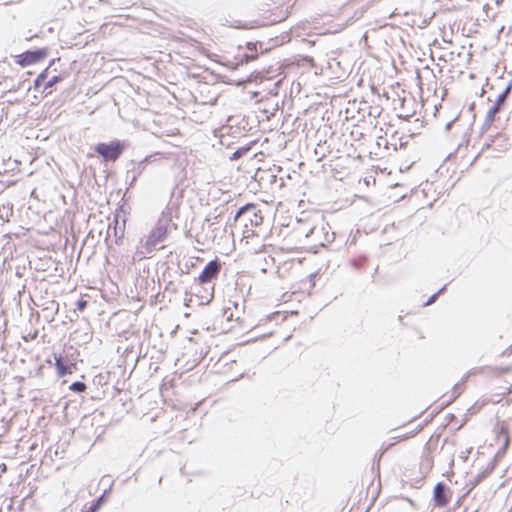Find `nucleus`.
<instances>
[{"mask_svg":"<svg viewBox=\"0 0 512 512\" xmlns=\"http://www.w3.org/2000/svg\"><path fill=\"white\" fill-rule=\"evenodd\" d=\"M446 285H444L441 289H439L436 293L432 294L428 300L425 302L424 306H428L433 304L437 298L445 291Z\"/></svg>","mask_w":512,"mask_h":512,"instance_id":"nucleus-20","label":"nucleus"},{"mask_svg":"<svg viewBox=\"0 0 512 512\" xmlns=\"http://www.w3.org/2000/svg\"><path fill=\"white\" fill-rule=\"evenodd\" d=\"M171 215L170 212H162L161 216L159 217L156 226L159 228L166 230L168 232V227L171 223Z\"/></svg>","mask_w":512,"mask_h":512,"instance_id":"nucleus-13","label":"nucleus"},{"mask_svg":"<svg viewBox=\"0 0 512 512\" xmlns=\"http://www.w3.org/2000/svg\"><path fill=\"white\" fill-rule=\"evenodd\" d=\"M55 368L59 377L71 374L76 369V364L71 362L68 357L54 354Z\"/></svg>","mask_w":512,"mask_h":512,"instance_id":"nucleus-8","label":"nucleus"},{"mask_svg":"<svg viewBox=\"0 0 512 512\" xmlns=\"http://www.w3.org/2000/svg\"><path fill=\"white\" fill-rule=\"evenodd\" d=\"M220 270V261L218 259L211 260L205 265L197 280L200 284L209 283L218 276Z\"/></svg>","mask_w":512,"mask_h":512,"instance_id":"nucleus-6","label":"nucleus"},{"mask_svg":"<svg viewBox=\"0 0 512 512\" xmlns=\"http://www.w3.org/2000/svg\"><path fill=\"white\" fill-rule=\"evenodd\" d=\"M236 27H237V28H243V29H251V28H253L254 26H252V25H248V24H243V25H237Z\"/></svg>","mask_w":512,"mask_h":512,"instance_id":"nucleus-27","label":"nucleus"},{"mask_svg":"<svg viewBox=\"0 0 512 512\" xmlns=\"http://www.w3.org/2000/svg\"><path fill=\"white\" fill-rule=\"evenodd\" d=\"M249 150H250V147H249V146H244V147H240V148H238L236 151H234V152L232 153V155L230 156V160H231V161L238 160V159H239V158H241L243 155H245Z\"/></svg>","mask_w":512,"mask_h":512,"instance_id":"nucleus-17","label":"nucleus"},{"mask_svg":"<svg viewBox=\"0 0 512 512\" xmlns=\"http://www.w3.org/2000/svg\"><path fill=\"white\" fill-rule=\"evenodd\" d=\"M58 309H59V305L58 303H56L55 301H52L51 302V305L50 306H47V315H46V318H47V321L48 322H51L54 320V317L55 315L58 313Z\"/></svg>","mask_w":512,"mask_h":512,"instance_id":"nucleus-15","label":"nucleus"},{"mask_svg":"<svg viewBox=\"0 0 512 512\" xmlns=\"http://www.w3.org/2000/svg\"><path fill=\"white\" fill-rule=\"evenodd\" d=\"M485 477H486V472L477 474L472 482L473 487L478 485Z\"/></svg>","mask_w":512,"mask_h":512,"instance_id":"nucleus-25","label":"nucleus"},{"mask_svg":"<svg viewBox=\"0 0 512 512\" xmlns=\"http://www.w3.org/2000/svg\"><path fill=\"white\" fill-rule=\"evenodd\" d=\"M233 220L234 222L242 220L246 228L249 225L252 227H258L262 224L263 217L255 204L247 203L237 210Z\"/></svg>","mask_w":512,"mask_h":512,"instance_id":"nucleus-2","label":"nucleus"},{"mask_svg":"<svg viewBox=\"0 0 512 512\" xmlns=\"http://www.w3.org/2000/svg\"><path fill=\"white\" fill-rule=\"evenodd\" d=\"M148 161V158H145L144 160L140 161L137 166L133 169V172H135L137 175H141V173L146 168V163Z\"/></svg>","mask_w":512,"mask_h":512,"instance_id":"nucleus-21","label":"nucleus"},{"mask_svg":"<svg viewBox=\"0 0 512 512\" xmlns=\"http://www.w3.org/2000/svg\"><path fill=\"white\" fill-rule=\"evenodd\" d=\"M447 490L448 488L443 482H439L435 485L433 491V500L436 506L444 507L449 503Z\"/></svg>","mask_w":512,"mask_h":512,"instance_id":"nucleus-9","label":"nucleus"},{"mask_svg":"<svg viewBox=\"0 0 512 512\" xmlns=\"http://www.w3.org/2000/svg\"><path fill=\"white\" fill-rule=\"evenodd\" d=\"M500 137H501V136H500L499 134H497V135L494 137V139L492 140V143H495L498 139H500Z\"/></svg>","mask_w":512,"mask_h":512,"instance_id":"nucleus-31","label":"nucleus"},{"mask_svg":"<svg viewBox=\"0 0 512 512\" xmlns=\"http://www.w3.org/2000/svg\"><path fill=\"white\" fill-rule=\"evenodd\" d=\"M510 370H511L510 367H505V368L501 369L502 373H508Z\"/></svg>","mask_w":512,"mask_h":512,"instance_id":"nucleus-30","label":"nucleus"},{"mask_svg":"<svg viewBox=\"0 0 512 512\" xmlns=\"http://www.w3.org/2000/svg\"><path fill=\"white\" fill-rule=\"evenodd\" d=\"M167 236L166 230H163L159 228L158 226H155L154 229L151 230L149 236L146 239V242L144 244L145 252L143 254H150L153 251L156 250V246L165 240Z\"/></svg>","mask_w":512,"mask_h":512,"instance_id":"nucleus-7","label":"nucleus"},{"mask_svg":"<svg viewBox=\"0 0 512 512\" xmlns=\"http://www.w3.org/2000/svg\"><path fill=\"white\" fill-rule=\"evenodd\" d=\"M86 388V384L82 381H75L69 387V389L75 393H82L86 390Z\"/></svg>","mask_w":512,"mask_h":512,"instance_id":"nucleus-18","label":"nucleus"},{"mask_svg":"<svg viewBox=\"0 0 512 512\" xmlns=\"http://www.w3.org/2000/svg\"><path fill=\"white\" fill-rule=\"evenodd\" d=\"M510 90H511V85H508L497 97L496 101L494 102V104L489 108V110L487 111V114H486V117H485V121L482 125V128H481V133H485L486 131H488L492 125V123L495 121L496 119V115L502 110L506 100H507V97L510 93Z\"/></svg>","mask_w":512,"mask_h":512,"instance_id":"nucleus-4","label":"nucleus"},{"mask_svg":"<svg viewBox=\"0 0 512 512\" xmlns=\"http://www.w3.org/2000/svg\"><path fill=\"white\" fill-rule=\"evenodd\" d=\"M367 258L365 256H362V257H359L358 259H354L352 261V265L357 268V269H360L366 262Z\"/></svg>","mask_w":512,"mask_h":512,"instance_id":"nucleus-24","label":"nucleus"},{"mask_svg":"<svg viewBox=\"0 0 512 512\" xmlns=\"http://www.w3.org/2000/svg\"><path fill=\"white\" fill-rule=\"evenodd\" d=\"M62 81V77L60 75H55L52 78H50L44 86V91L51 89L54 85Z\"/></svg>","mask_w":512,"mask_h":512,"instance_id":"nucleus-19","label":"nucleus"},{"mask_svg":"<svg viewBox=\"0 0 512 512\" xmlns=\"http://www.w3.org/2000/svg\"><path fill=\"white\" fill-rule=\"evenodd\" d=\"M456 120H457V118H456V119H454L453 121H451V122L447 123V125H446V129H447V130H449V129L452 127L453 123H454Z\"/></svg>","mask_w":512,"mask_h":512,"instance_id":"nucleus-28","label":"nucleus"},{"mask_svg":"<svg viewBox=\"0 0 512 512\" xmlns=\"http://www.w3.org/2000/svg\"><path fill=\"white\" fill-rule=\"evenodd\" d=\"M220 217V214L216 215L214 219H218Z\"/></svg>","mask_w":512,"mask_h":512,"instance_id":"nucleus-33","label":"nucleus"},{"mask_svg":"<svg viewBox=\"0 0 512 512\" xmlns=\"http://www.w3.org/2000/svg\"><path fill=\"white\" fill-rule=\"evenodd\" d=\"M496 432H497V437L500 439L501 437H503L504 439V443H503V447L502 449L500 450L502 453H505L509 444H510V437H509V434H508V427L505 423H502L500 425H497L496 427Z\"/></svg>","mask_w":512,"mask_h":512,"instance_id":"nucleus-12","label":"nucleus"},{"mask_svg":"<svg viewBox=\"0 0 512 512\" xmlns=\"http://www.w3.org/2000/svg\"><path fill=\"white\" fill-rule=\"evenodd\" d=\"M48 55L47 48H38L35 50H27L16 56V63L22 67L38 63L45 59Z\"/></svg>","mask_w":512,"mask_h":512,"instance_id":"nucleus-5","label":"nucleus"},{"mask_svg":"<svg viewBox=\"0 0 512 512\" xmlns=\"http://www.w3.org/2000/svg\"><path fill=\"white\" fill-rule=\"evenodd\" d=\"M285 18H286V15L282 16V17H281V19H279V20L274 19L273 21H274V22H277V21H281V20H283V19H285Z\"/></svg>","mask_w":512,"mask_h":512,"instance_id":"nucleus-32","label":"nucleus"},{"mask_svg":"<svg viewBox=\"0 0 512 512\" xmlns=\"http://www.w3.org/2000/svg\"><path fill=\"white\" fill-rule=\"evenodd\" d=\"M421 465H422V467H425L427 470H430L432 468V466H433V459H432V457L429 454L424 456Z\"/></svg>","mask_w":512,"mask_h":512,"instance_id":"nucleus-22","label":"nucleus"},{"mask_svg":"<svg viewBox=\"0 0 512 512\" xmlns=\"http://www.w3.org/2000/svg\"><path fill=\"white\" fill-rule=\"evenodd\" d=\"M111 231H113V233H114L115 243L117 245H120L122 240H123V237H124V230L123 229H118L117 225H115L114 227H111L109 225L108 230H107L106 240L110 237V232Z\"/></svg>","mask_w":512,"mask_h":512,"instance_id":"nucleus-14","label":"nucleus"},{"mask_svg":"<svg viewBox=\"0 0 512 512\" xmlns=\"http://www.w3.org/2000/svg\"><path fill=\"white\" fill-rule=\"evenodd\" d=\"M330 229L328 224L313 226L305 233V237L312 240L314 247H325L326 244L333 242L335 238L334 232H331Z\"/></svg>","mask_w":512,"mask_h":512,"instance_id":"nucleus-3","label":"nucleus"},{"mask_svg":"<svg viewBox=\"0 0 512 512\" xmlns=\"http://www.w3.org/2000/svg\"><path fill=\"white\" fill-rule=\"evenodd\" d=\"M104 495H101L98 499H96L90 506L89 508V512H96L99 508H100V505H101V501L103 499Z\"/></svg>","mask_w":512,"mask_h":512,"instance_id":"nucleus-23","label":"nucleus"},{"mask_svg":"<svg viewBox=\"0 0 512 512\" xmlns=\"http://www.w3.org/2000/svg\"><path fill=\"white\" fill-rule=\"evenodd\" d=\"M133 173H134V174H133V177H132V179H131V183H130V185H132V184L136 181L137 177L139 176V175H137L135 172H133Z\"/></svg>","mask_w":512,"mask_h":512,"instance_id":"nucleus-29","label":"nucleus"},{"mask_svg":"<svg viewBox=\"0 0 512 512\" xmlns=\"http://www.w3.org/2000/svg\"><path fill=\"white\" fill-rule=\"evenodd\" d=\"M257 42H247L246 43V49L247 52L243 53L242 55H239L241 62H250L255 60L258 57L257 53Z\"/></svg>","mask_w":512,"mask_h":512,"instance_id":"nucleus-11","label":"nucleus"},{"mask_svg":"<svg viewBox=\"0 0 512 512\" xmlns=\"http://www.w3.org/2000/svg\"><path fill=\"white\" fill-rule=\"evenodd\" d=\"M85 306H86V302L85 301H83V300L78 301L77 308L79 310H83L85 308Z\"/></svg>","mask_w":512,"mask_h":512,"instance_id":"nucleus-26","label":"nucleus"},{"mask_svg":"<svg viewBox=\"0 0 512 512\" xmlns=\"http://www.w3.org/2000/svg\"><path fill=\"white\" fill-rule=\"evenodd\" d=\"M125 150V143L120 140H113L109 143L100 142L94 146L95 153L100 156L104 162H115L120 158Z\"/></svg>","mask_w":512,"mask_h":512,"instance_id":"nucleus-1","label":"nucleus"},{"mask_svg":"<svg viewBox=\"0 0 512 512\" xmlns=\"http://www.w3.org/2000/svg\"><path fill=\"white\" fill-rule=\"evenodd\" d=\"M48 69L49 67H47L46 69H44L37 77L36 79L34 80V88L35 89H38L43 83L44 81L46 80L47 76H48Z\"/></svg>","mask_w":512,"mask_h":512,"instance_id":"nucleus-16","label":"nucleus"},{"mask_svg":"<svg viewBox=\"0 0 512 512\" xmlns=\"http://www.w3.org/2000/svg\"><path fill=\"white\" fill-rule=\"evenodd\" d=\"M483 368L482 367H479V368H472L470 371H468L464 376L463 378L461 379L460 382L456 383L454 386H453V389H452V398L449 400V402H452L454 400H456L461 394L462 392L464 391V385L466 383V381L468 380V378L472 375H476L480 372H482Z\"/></svg>","mask_w":512,"mask_h":512,"instance_id":"nucleus-10","label":"nucleus"}]
</instances>
